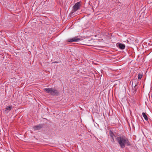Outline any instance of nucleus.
<instances>
[{"label": "nucleus", "mask_w": 152, "mask_h": 152, "mask_svg": "<svg viewBox=\"0 0 152 152\" xmlns=\"http://www.w3.org/2000/svg\"><path fill=\"white\" fill-rule=\"evenodd\" d=\"M55 63H58V62H55Z\"/></svg>", "instance_id": "4468645a"}, {"label": "nucleus", "mask_w": 152, "mask_h": 152, "mask_svg": "<svg viewBox=\"0 0 152 152\" xmlns=\"http://www.w3.org/2000/svg\"><path fill=\"white\" fill-rule=\"evenodd\" d=\"M80 5V2H77L75 4L73 7L72 11L73 12H75L79 9Z\"/></svg>", "instance_id": "f03ea898"}, {"label": "nucleus", "mask_w": 152, "mask_h": 152, "mask_svg": "<svg viewBox=\"0 0 152 152\" xmlns=\"http://www.w3.org/2000/svg\"><path fill=\"white\" fill-rule=\"evenodd\" d=\"M59 94V93L58 91L57 90H56L55 89L53 88V91L51 93V95L54 96V95H58Z\"/></svg>", "instance_id": "20e7f679"}, {"label": "nucleus", "mask_w": 152, "mask_h": 152, "mask_svg": "<svg viewBox=\"0 0 152 152\" xmlns=\"http://www.w3.org/2000/svg\"><path fill=\"white\" fill-rule=\"evenodd\" d=\"M118 46L119 48L122 50L124 49L125 48V45L121 43L119 44Z\"/></svg>", "instance_id": "0eeeda50"}, {"label": "nucleus", "mask_w": 152, "mask_h": 152, "mask_svg": "<svg viewBox=\"0 0 152 152\" xmlns=\"http://www.w3.org/2000/svg\"><path fill=\"white\" fill-rule=\"evenodd\" d=\"M111 138L112 139V140H111V141L113 143H114L115 142V141L114 140V138L113 137H112V138Z\"/></svg>", "instance_id": "ddd939ff"}, {"label": "nucleus", "mask_w": 152, "mask_h": 152, "mask_svg": "<svg viewBox=\"0 0 152 152\" xmlns=\"http://www.w3.org/2000/svg\"><path fill=\"white\" fill-rule=\"evenodd\" d=\"M12 108V106L10 105V106H7L5 108V111H10Z\"/></svg>", "instance_id": "6e6552de"}, {"label": "nucleus", "mask_w": 152, "mask_h": 152, "mask_svg": "<svg viewBox=\"0 0 152 152\" xmlns=\"http://www.w3.org/2000/svg\"><path fill=\"white\" fill-rule=\"evenodd\" d=\"M142 115L145 119V120L146 121L148 120V118L147 115H146V114L145 113H142Z\"/></svg>", "instance_id": "1a4fd4ad"}, {"label": "nucleus", "mask_w": 152, "mask_h": 152, "mask_svg": "<svg viewBox=\"0 0 152 152\" xmlns=\"http://www.w3.org/2000/svg\"><path fill=\"white\" fill-rule=\"evenodd\" d=\"M116 140L121 148H124L126 145L129 146L131 145L128 139L124 136L117 137L116 138Z\"/></svg>", "instance_id": "f257e3e1"}, {"label": "nucleus", "mask_w": 152, "mask_h": 152, "mask_svg": "<svg viewBox=\"0 0 152 152\" xmlns=\"http://www.w3.org/2000/svg\"><path fill=\"white\" fill-rule=\"evenodd\" d=\"M43 127V125L42 124H39L38 125L34 126V128L35 130H39Z\"/></svg>", "instance_id": "39448f33"}, {"label": "nucleus", "mask_w": 152, "mask_h": 152, "mask_svg": "<svg viewBox=\"0 0 152 152\" xmlns=\"http://www.w3.org/2000/svg\"><path fill=\"white\" fill-rule=\"evenodd\" d=\"M137 84H136L134 86V88H133V90H134V94H135L136 92L137 91Z\"/></svg>", "instance_id": "9d476101"}, {"label": "nucleus", "mask_w": 152, "mask_h": 152, "mask_svg": "<svg viewBox=\"0 0 152 152\" xmlns=\"http://www.w3.org/2000/svg\"><path fill=\"white\" fill-rule=\"evenodd\" d=\"M44 90L47 93H50L51 94V93L53 91V88H44Z\"/></svg>", "instance_id": "423d86ee"}, {"label": "nucleus", "mask_w": 152, "mask_h": 152, "mask_svg": "<svg viewBox=\"0 0 152 152\" xmlns=\"http://www.w3.org/2000/svg\"><path fill=\"white\" fill-rule=\"evenodd\" d=\"M81 40V39L78 38L77 37H76L72 38L69 39L66 41L69 42H77Z\"/></svg>", "instance_id": "7ed1b4c3"}, {"label": "nucleus", "mask_w": 152, "mask_h": 152, "mask_svg": "<svg viewBox=\"0 0 152 152\" xmlns=\"http://www.w3.org/2000/svg\"><path fill=\"white\" fill-rule=\"evenodd\" d=\"M109 134L111 138L113 137V132L111 130H110L109 132Z\"/></svg>", "instance_id": "9b49d317"}, {"label": "nucleus", "mask_w": 152, "mask_h": 152, "mask_svg": "<svg viewBox=\"0 0 152 152\" xmlns=\"http://www.w3.org/2000/svg\"><path fill=\"white\" fill-rule=\"evenodd\" d=\"M142 75L139 74L138 75V77L139 79H140L142 77Z\"/></svg>", "instance_id": "f8f14e48"}]
</instances>
